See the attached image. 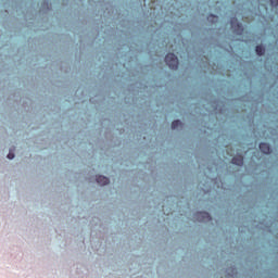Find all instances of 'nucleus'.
I'll return each instance as SVG.
<instances>
[{
    "label": "nucleus",
    "instance_id": "3",
    "mask_svg": "<svg viewBox=\"0 0 278 278\" xmlns=\"http://www.w3.org/2000/svg\"><path fill=\"white\" fill-rule=\"evenodd\" d=\"M197 218L200 220V223H210L212 220V215L207 212H200L197 213Z\"/></svg>",
    "mask_w": 278,
    "mask_h": 278
},
{
    "label": "nucleus",
    "instance_id": "9",
    "mask_svg": "<svg viewBox=\"0 0 278 278\" xmlns=\"http://www.w3.org/2000/svg\"><path fill=\"white\" fill-rule=\"evenodd\" d=\"M271 8H278V0H269Z\"/></svg>",
    "mask_w": 278,
    "mask_h": 278
},
{
    "label": "nucleus",
    "instance_id": "1",
    "mask_svg": "<svg viewBox=\"0 0 278 278\" xmlns=\"http://www.w3.org/2000/svg\"><path fill=\"white\" fill-rule=\"evenodd\" d=\"M165 62L173 71H177V68H179V59L177 55H175V53H167L165 56Z\"/></svg>",
    "mask_w": 278,
    "mask_h": 278
},
{
    "label": "nucleus",
    "instance_id": "6",
    "mask_svg": "<svg viewBox=\"0 0 278 278\" xmlns=\"http://www.w3.org/2000/svg\"><path fill=\"white\" fill-rule=\"evenodd\" d=\"M96 181L99 186H108V184H110V178L100 175L97 176Z\"/></svg>",
    "mask_w": 278,
    "mask_h": 278
},
{
    "label": "nucleus",
    "instance_id": "5",
    "mask_svg": "<svg viewBox=\"0 0 278 278\" xmlns=\"http://www.w3.org/2000/svg\"><path fill=\"white\" fill-rule=\"evenodd\" d=\"M232 164H236V166H242V164H244V156H242V154L233 156Z\"/></svg>",
    "mask_w": 278,
    "mask_h": 278
},
{
    "label": "nucleus",
    "instance_id": "7",
    "mask_svg": "<svg viewBox=\"0 0 278 278\" xmlns=\"http://www.w3.org/2000/svg\"><path fill=\"white\" fill-rule=\"evenodd\" d=\"M255 52L257 53V55H264V53H266V49H264V46L260 45L256 46Z\"/></svg>",
    "mask_w": 278,
    "mask_h": 278
},
{
    "label": "nucleus",
    "instance_id": "10",
    "mask_svg": "<svg viewBox=\"0 0 278 278\" xmlns=\"http://www.w3.org/2000/svg\"><path fill=\"white\" fill-rule=\"evenodd\" d=\"M208 21L212 18V21H218V16H216V15H214V14H211V15H208Z\"/></svg>",
    "mask_w": 278,
    "mask_h": 278
},
{
    "label": "nucleus",
    "instance_id": "8",
    "mask_svg": "<svg viewBox=\"0 0 278 278\" xmlns=\"http://www.w3.org/2000/svg\"><path fill=\"white\" fill-rule=\"evenodd\" d=\"M179 127H181V121L176 119L172 122V129H179Z\"/></svg>",
    "mask_w": 278,
    "mask_h": 278
},
{
    "label": "nucleus",
    "instance_id": "2",
    "mask_svg": "<svg viewBox=\"0 0 278 278\" xmlns=\"http://www.w3.org/2000/svg\"><path fill=\"white\" fill-rule=\"evenodd\" d=\"M230 27L239 36H242V34H244V27L242 26V24H240L238 22V18H236V17H231V20H230Z\"/></svg>",
    "mask_w": 278,
    "mask_h": 278
},
{
    "label": "nucleus",
    "instance_id": "11",
    "mask_svg": "<svg viewBox=\"0 0 278 278\" xmlns=\"http://www.w3.org/2000/svg\"><path fill=\"white\" fill-rule=\"evenodd\" d=\"M8 160H14V153L10 152V153L8 154Z\"/></svg>",
    "mask_w": 278,
    "mask_h": 278
},
{
    "label": "nucleus",
    "instance_id": "4",
    "mask_svg": "<svg viewBox=\"0 0 278 278\" xmlns=\"http://www.w3.org/2000/svg\"><path fill=\"white\" fill-rule=\"evenodd\" d=\"M260 150L262 151V153H264L265 155H269L270 153V144L266 143V142H262L260 143Z\"/></svg>",
    "mask_w": 278,
    "mask_h": 278
}]
</instances>
